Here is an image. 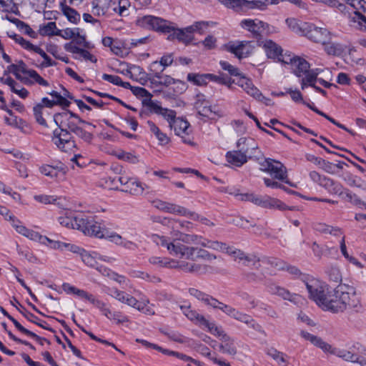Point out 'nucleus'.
Masks as SVG:
<instances>
[{"label":"nucleus","instance_id":"obj_17","mask_svg":"<svg viewBox=\"0 0 366 366\" xmlns=\"http://www.w3.org/2000/svg\"><path fill=\"white\" fill-rule=\"evenodd\" d=\"M97 308L99 310L104 317L117 325L129 322V317L127 315L120 311L111 310L103 301H101Z\"/></svg>","mask_w":366,"mask_h":366},{"label":"nucleus","instance_id":"obj_27","mask_svg":"<svg viewBox=\"0 0 366 366\" xmlns=\"http://www.w3.org/2000/svg\"><path fill=\"white\" fill-rule=\"evenodd\" d=\"M197 253V248L187 247L180 243H177L174 255L179 257H185L187 259L194 260Z\"/></svg>","mask_w":366,"mask_h":366},{"label":"nucleus","instance_id":"obj_39","mask_svg":"<svg viewBox=\"0 0 366 366\" xmlns=\"http://www.w3.org/2000/svg\"><path fill=\"white\" fill-rule=\"evenodd\" d=\"M181 310L189 320L195 322L196 324L202 326L204 322H205L206 318L197 311L192 310L190 307L181 306Z\"/></svg>","mask_w":366,"mask_h":366},{"label":"nucleus","instance_id":"obj_28","mask_svg":"<svg viewBox=\"0 0 366 366\" xmlns=\"http://www.w3.org/2000/svg\"><path fill=\"white\" fill-rule=\"evenodd\" d=\"M21 82L27 86H31L34 84H38L43 86H49L48 81L42 78L38 72L34 69H31L26 76L22 77Z\"/></svg>","mask_w":366,"mask_h":366},{"label":"nucleus","instance_id":"obj_19","mask_svg":"<svg viewBox=\"0 0 366 366\" xmlns=\"http://www.w3.org/2000/svg\"><path fill=\"white\" fill-rule=\"evenodd\" d=\"M64 49L74 54V59L78 60H86L92 62H97V58L92 55L89 51L84 49L79 48L76 45L74 44L73 42L66 43L64 46Z\"/></svg>","mask_w":366,"mask_h":366},{"label":"nucleus","instance_id":"obj_21","mask_svg":"<svg viewBox=\"0 0 366 366\" xmlns=\"http://www.w3.org/2000/svg\"><path fill=\"white\" fill-rule=\"evenodd\" d=\"M361 347L362 345H360L359 343H356L355 345H354L352 347L350 348V350H345L343 349L332 347L331 346L330 350H329V353L334 355L337 357H339L345 361L357 362L359 360L360 356L357 354L355 353L353 349L357 348V350H360V348Z\"/></svg>","mask_w":366,"mask_h":366},{"label":"nucleus","instance_id":"obj_15","mask_svg":"<svg viewBox=\"0 0 366 366\" xmlns=\"http://www.w3.org/2000/svg\"><path fill=\"white\" fill-rule=\"evenodd\" d=\"M247 154L249 157L253 156L252 152H249L248 147H242L238 151H229L226 154V159L228 163L232 165L240 167L247 162Z\"/></svg>","mask_w":366,"mask_h":366},{"label":"nucleus","instance_id":"obj_51","mask_svg":"<svg viewBox=\"0 0 366 366\" xmlns=\"http://www.w3.org/2000/svg\"><path fill=\"white\" fill-rule=\"evenodd\" d=\"M102 79L104 81H107L117 86H120L125 89H129L131 87V84L129 82L123 81L119 76L104 74L102 75Z\"/></svg>","mask_w":366,"mask_h":366},{"label":"nucleus","instance_id":"obj_29","mask_svg":"<svg viewBox=\"0 0 366 366\" xmlns=\"http://www.w3.org/2000/svg\"><path fill=\"white\" fill-rule=\"evenodd\" d=\"M1 81L10 87L12 92L17 94L22 99H26L29 96V91L24 87L21 86L19 83L14 80L11 77L9 76L6 79L1 78Z\"/></svg>","mask_w":366,"mask_h":366},{"label":"nucleus","instance_id":"obj_11","mask_svg":"<svg viewBox=\"0 0 366 366\" xmlns=\"http://www.w3.org/2000/svg\"><path fill=\"white\" fill-rule=\"evenodd\" d=\"M79 229L84 234L102 239L106 237L107 229L93 218L83 214L82 219L78 220Z\"/></svg>","mask_w":366,"mask_h":366},{"label":"nucleus","instance_id":"obj_56","mask_svg":"<svg viewBox=\"0 0 366 366\" xmlns=\"http://www.w3.org/2000/svg\"><path fill=\"white\" fill-rule=\"evenodd\" d=\"M7 35L8 36L14 39L16 43L21 45L22 48L29 51L31 49V48H32L33 44L30 41L24 39L21 36L18 35L14 32L9 31L7 32Z\"/></svg>","mask_w":366,"mask_h":366},{"label":"nucleus","instance_id":"obj_3","mask_svg":"<svg viewBox=\"0 0 366 366\" xmlns=\"http://www.w3.org/2000/svg\"><path fill=\"white\" fill-rule=\"evenodd\" d=\"M249 159L255 160L259 165V169L269 174L273 179L295 187L288 179L287 168L280 162L264 158L260 152L259 155L250 156Z\"/></svg>","mask_w":366,"mask_h":366},{"label":"nucleus","instance_id":"obj_16","mask_svg":"<svg viewBox=\"0 0 366 366\" xmlns=\"http://www.w3.org/2000/svg\"><path fill=\"white\" fill-rule=\"evenodd\" d=\"M223 4L232 9H259L264 10L266 6L264 2L260 0H222Z\"/></svg>","mask_w":366,"mask_h":366},{"label":"nucleus","instance_id":"obj_41","mask_svg":"<svg viewBox=\"0 0 366 366\" xmlns=\"http://www.w3.org/2000/svg\"><path fill=\"white\" fill-rule=\"evenodd\" d=\"M209 76L210 74L189 73L187 79L194 85L204 86L210 81Z\"/></svg>","mask_w":366,"mask_h":366},{"label":"nucleus","instance_id":"obj_8","mask_svg":"<svg viewBox=\"0 0 366 366\" xmlns=\"http://www.w3.org/2000/svg\"><path fill=\"white\" fill-rule=\"evenodd\" d=\"M112 184L116 186L117 183L119 182L122 185L124 186V189H120L123 192H129V194L135 196L142 194L145 187L147 186L139 182L137 178L128 177L127 176H122L119 177H109Z\"/></svg>","mask_w":366,"mask_h":366},{"label":"nucleus","instance_id":"obj_58","mask_svg":"<svg viewBox=\"0 0 366 366\" xmlns=\"http://www.w3.org/2000/svg\"><path fill=\"white\" fill-rule=\"evenodd\" d=\"M17 6L14 0H0V11L6 13H16Z\"/></svg>","mask_w":366,"mask_h":366},{"label":"nucleus","instance_id":"obj_20","mask_svg":"<svg viewBox=\"0 0 366 366\" xmlns=\"http://www.w3.org/2000/svg\"><path fill=\"white\" fill-rule=\"evenodd\" d=\"M228 51L234 54L238 59H242L248 56L252 51V48L249 41H241L239 43H229L227 45Z\"/></svg>","mask_w":366,"mask_h":366},{"label":"nucleus","instance_id":"obj_30","mask_svg":"<svg viewBox=\"0 0 366 366\" xmlns=\"http://www.w3.org/2000/svg\"><path fill=\"white\" fill-rule=\"evenodd\" d=\"M290 69L294 74L298 77H302L308 71L310 64L305 59L297 56L293 60Z\"/></svg>","mask_w":366,"mask_h":366},{"label":"nucleus","instance_id":"obj_14","mask_svg":"<svg viewBox=\"0 0 366 366\" xmlns=\"http://www.w3.org/2000/svg\"><path fill=\"white\" fill-rule=\"evenodd\" d=\"M190 124L182 118H177L174 122H172L170 128L173 129L176 135L180 137L182 142L187 144H193L192 138L190 136Z\"/></svg>","mask_w":366,"mask_h":366},{"label":"nucleus","instance_id":"obj_47","mask_svg":"<svg viewBox=\"0 0 366 366\" xmlns=\"http://www.w3.org/2000/svg\"><path fill=\"white\" fill-rule=\"evenodd\" d=\"M174 58L172 54H167L162 56L159 60V61H155L152 62L150 65V71H154L156 70L157 66H162V69H165L167 66L172 65L173 63Z\"/></svg>","mask_w":366,"mask_h":366},{"label":"nucleus","instance_id":"obj_2","mask_svg":"<svg viewBox=\"0 0 366 366\" xmlns=\"http://www.w3.org/2000/svg\"><path fill=\"white\" fill-rule=\"evenodd\" d=\"M207 248L217 251L226 252L231 256L234 261L242 263L244 266L252 267L258 269L260 267V258L257 255L247 254L243 251L236 249L234 247L227 246L225 243L219 241H212Z\"/></svg>","mask_w":366,"mask_h":366},{"label":"nucleus","instance_id":"obj_26","mask_svg":"<svg viewBox=\"0 0 366 366\" xmlns=\"http://www.w3.org/2000/svg\"><path fill=\"white\" fill-rule=\"evenodd\" d=\"M150 238L157 246L166 247L169 254L174 255L177 244L172 242L169 237L157 234H152Z\"/></svg>","mask_w":366,"mask_h":366},{"label":"nucleus","instance_id":"obj_37","mask_svg":"<svg viewBox=\"0 0 366 366\" xmlns=\"http://www.w3.org/2000/svg\"><path fill=\"white\" fill-rule=\"evenodd\" d=\"M149 131L156 137L160 145H165L169 142V138L162 132L159 128L152 121L147 122Z\"/></svg>","mask_w":366,"mask_h":366},{"label":"nucleus","instance_id":"obj_12","mask_svg":"<svg viewBox=\"0 0 366 366\" xmlns=\"http://www.w3.org/2000/svg\"><path fill=\"white\" fill-rule=\"evenodd\" d=\"M303 26H305V31L302 36H305L310 40L322 44H325L330 40L331 34L326 28L318 27L311 23L303 24Z\"/></svg>","mask_w":366,"mask_h":366},{"label":"nucleus","instance_id":"obj_7","mask_svg":"<svg viewBox=\"0 0 366 366\" xmlns=\"http://www.w3.org/2000/svg\"><path fill=\"white\" fill-rule=\"evenodd\" d=\"M305 285L310 294V297L317 304L323 306L330 291L329 286L326 283L316 279L309 280L305 283Z\"/></svg>","mask_w":366,"mask_h":366},{"label":"nucleus","instance_id":"obj_54","mask_svg":"<svg viewBox=\"0 0 366 366\" xmlns=\"http://www.w3.org/2000/svg\"><path fill=\"white\" fill-rule=\"evenodd\" d=\"M121 303L126 304L130 307H136V305L138 304V300L133 296L127 292L122 291L121 294L119 295V297L117 299Z\"/></svg>","mask_w":366,"mask_h":366},{"label":"nucleus","instance_id":"obj_18","mask_svg":"<svg viewBox=\"0 0 366 366\" xmlns=\"http://www.w3.org/2000/svg\"><path fill=\"white\" fill-rule=\"evenodd\" d=\"M10 303L11 305L15 307L17 310L29 322H33L38 326L49 330V331H53V330L47 326V323L45 321H40L39 318L35 316L34 314L28 312L18 301V300L13 297L12 299L10 300Z\"/></svg>","mask_w":366,"mask_h":366},{"label":"nucleus","instance_id":"obj_60","mask_svg":"<svg viewBox=\"0 0 366 366\" xmlns=\"http://www.w3.org/2000/svg\"><path fill=\"white\" fill-rule=\"evenodd\" d=\"M348 189L344 188L343 186L336 182L333 181L332 186L328 189V192L332 194H336L340 197L341 198H345V195L346 194V191H347Z\"/></svg>","mask_w":366,"mask_h":366},{"label":"nucleus","instance_id":"obj_35","mask_svg":"<svg viewBox=\"0 0 366 366\" xmlns=\"http://www.w3.org/2000/svg\"><path fill=\"white\" fill-rule=\"evenodd\" d=\"M169 38L171 39H177L179 41L184 43L185 44H189L193 39V35L191 31H188L186 30V28L184 29H175L173 27V30L169 33Z\"/></svg>","mask_w":366,"mask_h":366},{"label":"nucleus","instance_id":"obj_61","mask_svg":"<svg viewBox=\"0 0 366 366\" xmlns=\"http://www.w3.org/2000/svg\"><path fill=\"white\" fill-rule=\"evenodd\" d=\"M237 146L239 149L242 147H248L249 149V152H252V150L257 149V146L254 139L250 138L242 137L239 139L237 142Z\"/></svg>","mask_w":366,"mask_h":366},{"label":"nucleus","instance_id":"obj_43","mask_svg":"<svg viewBox=\"0 0 366 366\" xmlns=\"http://www.w3.org/2000/svg\"><path fill=\"white\" fill-rule=\"evenodd\" d=\"M202 327L207 328L208 331L218 337L221 340L222 339H227V335L224 332L221 327H218L215 325L214 322H210L209 320L206 319L205 322L202 325Z\"/></svg>","mask_w":366,"mask_h":366},{"label":"nucleus","instance_id":"obj_9","mask_svg":"<svg viewBox=\"0 0 366 366\" xmlns=\"http://www.w3.org/2000/svg\"><path fill=\"white\" fill-rule=\"evenodd\" d=\"M139 26L148 29L169 34L173 30V26L167 21L154 16H144L137 20Z\"/></svg>","mask_w":366,"mask_h":366},{"label":"nucleus","instance_id":"obj_62","mask_svg":"<svg viewBox=\"0 0 366 366\" xmlns=\"http://www.w3.org/2000/svg\"><path fill=\"white\" fill-rule=\"evenodd\" d=\"M311 249L315 254L318 258L326 255L329 252V247L326 245H320L316 242H314L311 245Z\"/></svg>","mask_w":366,"mask_h":366},{"label":"nucleus","instance_id":"obj_44","mask_svg":"<svg viewBox=\"0 0 366 366\" xmlns=\"http://www.w3.org/2000/svg\"><path fill=\"white\" fill-rule=\"evenodd\" d=\"M285 23L292 31L300 35H303L305 31L303 24H307V22H303L295 18H287Z\"/></svg>","mask_w":366,"mask_h":366},{"label":"nucleus","instance_id":"obj_55","mask_svg":"<svg viewBox=\"0 0 366 366\" xmlns=\"http://www.w3.org/2000/svg\"><path fill=\"white\" fill-rule=\"evenodd\" d=\"M267 355L270 356L274 360H275L279 365L285 363V365L288 364L286 360L287 355L282 352L277 350L276 349L271 348L268 350Z\"/></svg>","mask_w":366,"mask_h":366},{"label":"nucleus","instance_id":"obj_57","mask_svg":"<svg viewBox=\"0 0 366 366\" xmlns=\"http://www.w3.org/2000/svg\"><path fill=\"white\" fill-rule=\"evenodd\" d=\"M210 81H215L218 84L227 86L229 88L231 87L232 84L234 83V80H232L230 77L221 74L219 76L214 75L210 74L209 76Z\"/></svg>","mask_w":366,"mask_h":366},{"label":"nucleus","instance_id":"obj_34","mask_svg":"<svg viewBox=\"0 0 366 366\" xmlns=\"http://www.w3.org/2000/svg\"><path fill=\"white\" fill-rule=\"evenodd\" d=\"M320 71V69H309L308 71L304 74V77H302L300 81L302 89L304 90L308 86L311 87L315 86V83L317 82V76L319 75Z\"/></svg>","mask_w":366,"mask_h":366},{"label":"nucleus","instance_id":"obj_1","mask_svg":"<svg viewBox=\"0 0 366 366\" xmlns=\"http://www.w3.org/2000/svg\"><path fill=\"white\" fill-rule=\"evenodd\" d=\"M54 122L59 127L72 132L85 142H91L94 138L90 129L96 127L95 125L82 120L77 114L66 110L56 113L53 117Z\"/></svg>","mask_w":366,"mask_h":366},{"label":"nucleus","instance_id":"obj_23","mask_svg":"<svg viewBox=\"0 0 366 366\" xmlns=\"http://www.w3.org/2000/svg\"><path fill=\"white\" fill-rule=\"evenodd\" d=\"M195 107L198 110L197 114L204 117L211 118V115L215 114L212 110L211 102L202 94L197 95Z\"/></svg>","mask_w":366,"mask_h":366},{"label":"nucleus","instance_id":"obj_45","mask_svg":"<svg viewBox=\"0 0 366 366\" xmlns=\"http://www.w3.org/2000/svg\"><path fill=\"white\" fill-rule=\"evenodd\" d=\"M222 344L219 346V350L223 353L234 355L237 353V347L234 340L227 335V339H222Z\"/></svg>","mask_w":366,"mask_h":366},{"label":"nucleus","instance_id":"obj_24","mask_svg":"<svg viewBox=\"0 0 366 366\" xmlns=\"http://www.w3.org/2000/svg\"><path fill=\"white\" fill-rule=\"evenodd\" d=\"M111 7V0H93L90 11L94 16H101L107 14Z\"/></svg>","mask_w":366,"mask_h":366},{"label":"nucleus","instance_id":"obj_64","mask_svg":"<svg viewBox=\"0 0 366 366\" xmlns=\"http://www.w3.org/2000/svg\"><path fill=\"white\" fill-rule=\"evenodd\" d=\"M323 45L325 46V51L330 55H338L342 51V47L340 44L330 42V40Z\"/></svg>","mask_w":366,"mask_h":366},{"label":"nucleus","instance_id":"obj_49","mask_svg":"<svg viewBox=\"0 0 366 366\" xmlns=\"http://www.w3.org/2000/svg\"><path fill=\"white\" fill-rule=\"evenodd\" d=\"M163 71L164 69H162L159 71L156 70H154V71H152L153 77L159 79L158 84L166 86L174 84L175 82L174 79L168 75H163Z\"/></svg>","mask_w":366,"mask_h":366},{"label":"nucleus","instance_id":"obj_13","mask_svg":"<svg viewBox=\"0 0 366 366\" xmlns=\"http://www.w3.org/2000/svg\"><path fill=\"white\" fill-rule=\"evenodd\" d=\"M243 29L252 33V36L257 39H262V36L267 33L269 25L259 19H244L240 23Z\"/></svg>","mask_w":366,"mask_h":366},{"label":"nucleus","instance_id":"obj_50","mask_svg":"<svg viewBox=\"0 0 366 366\" xmlns=\"http://www.w3.org/2000/svg\"><path fill=\"white\" fill-rule=\"evenodd\" d=\"M0 312L5 317H6L9 320H11L13 322V324L14 325V326L19 331H20L21 332H22L26 335L34 336V335L33 334V332H31V331L27 330L26 328H25L24 327H23L16 319H14L12 316H11L6 312V310L1 306H0Z\"/></svg>","mask_w":366,"mask_h":366},{"label":"nucleus","instance_id":"obj_38","mask_svg":"<svg viewBox=\"0 0 366 366\" xmlns=\"http://www.w3.org/2000/svg\"><path fill=\"white\" fill-rule=\"evenodd\" d=\"M149 263L162 267L177 268L178 262L167 257L152 256L149 259Z\"/></svg>","mask_w":366,"mask_h":366},{"label":"nucleus","instance_id":"obj_32","mask_svg":"<svg viewBox=\"0 0 366 366\" xmlns=\"http://www.w3.org/2000/svg\"><path fill=\"white\" fill-rule=\"evenodd\" d=\"M111 10L120 16L129 15L131 4L129 0H119L118 1L111 0Z\"/></svg>","mask_w":366,"mask_h":366},{"label":"nucleus","instance_id":"obj_6","mask_svg":"<svg viewBox=\"0 0 366 366\" xmlns=\"http://www.w3.org/2000/svg\"><path fill=\"white\" fill-rule=\"evenodd\" d=\"M72 132L57 127L52 132L51 142L61 152H69L76 148Z\"/></svg>","mask_w":366,"mask_h":366},{"label":"nucleus","instance_id":"obj_5","mask_svg":"<svg viewBox=\"0 0 366 366\" xmlns=\"http://www.w3.org/2000/svg\"><path fill=\"white\" fill-rule=\"evenodd\" d=\"M237 199L241 201H248L267 209H277L280 211L290 209L297 210L296 207H288L281 200L269 196L255 195L252 193L237 194Z\"/></svg>","mask_w":366,"mask_h":366},{"label":"nucleus","instance_id":"obj_63","mask_svg":"<svg viewBox=\"0 0 366 366\" xmlns=\"http://www.w3.org/2000/svg\"><path fill=\"white\" fill-rule=\"evenodd\" d=\"M343 199H345L359 207H364L366 209V203L362 201L356 194H352L349 189L346 191V194Z\"/></svg>","mask_w":366,"mask_h":366},{"label":"nucleus","instance_id":"obj_40","mask_svg":"<svg viewBox=\"0 0 366 366\" xmlns=\"http://www.w3.org/2000/svg\"><path fill=\"white\" fill-rule=\"evenodd\" d=\"M267 262L276 267L279 270L286 269L289 273L294 275H299L300 274V271L297 267L287 265L286 263L282 262L281 260L277 259H267Z\"/></svg>","mask_w":366,"mask_h":366},{"label":"nucleus","instance_id":"obj_53","mask_svg":"<svg viewBox=\"0 0 366 366\" xmlns=\"http://www.w3.org/2000/svg\"><path fill=\"white\" fill-rule=\"evenodd\" d=\"M340 301H339V298L337 297L336 295V288L334 289L332 291L330 290L329 292V294L327 295V297L325 300V302L323 305V307L325 310H330L333 312L332 305L338 304Z\"/></svg>","mask_w":366,"mask_h":366},{"label":"nucleus","instance_id":"obj_48","mask_svg":"<svg viewBox=\"0 0 366 366\" xmlns=\"http://www.w3.org/2000/svg\"><path fill=\"white\" fill-rule=\"evenodd\" d=\"M315 229L322 233L325 234H333L335 236H338L342 234V232L340 228L338 227H333L332 226L323 224V223H318L315 224Z\"/></svg>","mask_w":366,"mask_h":366},{"label":"nucleus","instance_id":"obj_36","mask_svg":"<svg viewBox=\"0 0 366 366\" xmlns=\"http://www.w3.org/2000/svg\"><path fill=\"white\" fill-rule=\"evenodd\" d=\"M82 214H78L75 217H71L67 215L61 216L58 218V221L61 225L65 227L79 229V224H80V223H79L78 220L82 219Z\"/></svg>","mask_w":366,"mask_h":366},{"label":"nucleus","instance_id":"obj_31","mask_svg":"<svg viewBox=\"0 0 366 366\" xmlns=\"http://www.w3.org/2000/svg\"><path fill=\"white\" fill-rule=\"evenodd\" d=\"M263 47L268 58L277 60L280 56H282V49L272 40H266Z\"/></svg>","mask_w":366,"mask_h":366},{"label":"nucleus","instance_id":"obj_52","mask_svg":"<svg viewBox=\"0 0 366 366\" xmlns=\"http://www.w3.org/2000/svg\"><path fill=\"white\" fill-rule=\"evenodd\" d=\"M104 275L107 276L111 280L118 282L120 285H127V283L129 282L128 280L124 276L119 274L110 269L104 268L103 271L101 269L99 270Z\"/></svg>","mask_w":366,"mask_h":366},{"label":"nucleus","instance_id":"obj_10","mask_svg":"<svg viewBox=\"0 0 366 366\" xmlns=\"http://www.w3.org/2000/svg\"><path fill=\"white\" fill-rule=\"evenodd\" d=\"M189 292L192 296L202 301L206 305H208L213 309L220 310L229 317L231 315L233 307L226 305L219 301L216 298L212 297L211 295L199 291L195 288H190L189 290Z\"/></svg>","mask_w":366,"mask_h":366},{"label":"nucleus","instance_id":"obj_46","mask_svg":"<svg viewBox=\"0 0 366 366\" xmlns=\"http://www.w3.org/2000/svg\"><path fill=\"white\" fill-rule=\"evenodd\" d=\"M29 51H34L44 59V61L41 64L40 67L46 68L55 66L56 64V63L52 61V59L46 54V53L39 46L33 44L32 48H31Z\"/></svg>","mask_w":366,"mask_h":366},{"label":"nucleus","instance_id":"obj_22","mask_svg":"<svg viewBox=\"0 0 366 366\" xmlns=\"http://www.w3.org/2000/svg\"><path fill=\"white\" fill-rule=\"evenodd\" d=\"M229 317L247 325L249 327L257 332H264L261 325H259L250 315L243 313L234 307H233Z\"/></svg>","mask_w":366,"mask_h":366},{"label":"nucleus","instance_id":"obj_25","mask_svg":"<svg viewBox=\"0 0 366 366\" xmlns=\"http://www.w3.org/2000/svg\"><path fill=\"white\" fill-rule=\"evenodd\" d=\"M165 212L178 214L180 216L189 217L192 219H197L198 218V214L190 212L187 208L182 207L180 205H177L173 203L167 202V205L164 209Z\"/></svg>","mask_w":366,"mask_h":366},{"label":"nucleus","instance_id":"obj_33","mask_svg":"<svg viewBox=\"0 0 366 366\" xmlns=\"http://www.w3.org/2000/svg\"><path fill=\"white\" fill-rule=\"evenodd\" d=\"M59 7L61 12L69 22L76 24L80 21L81 16L79 13L74 9L66 5L64 1L60 2Z\"/></svg>","mask_w":366,"mask_h":366},{"label":"nucleus","instance_id":"obj_42","mask_svg":"<svg viewBox=\"0 0 366 366\" xmlns=\"http://www.w3.org/2000/svg\"><path fill=\"white\" fill-rule=\"evenodd\" d=\"M51 244V247L54 249L71 251L74 253H79L81 251V248L75 244H72L67 242H63L61 241H51L47 239Z\"/></svg>","mask_w":366,"mask_h":366},{"label":"nucleus","instance_id":"obj_59","mask_svg":"<svg viewBox=\"0 0 366 366\" xmlns=\"http://www.w3.org/2000/svg\"><path fill=\"white\" fill-rule=\"evenodd\" d=\"M76 295L79 296L81 298H84L87 300L89 302H90L92 305H94L96 307H98L99 304L101 302L102 300H98L95 298V297L88 293L84 290L76 289L75 294Z\"/></svg>","mask_w":366,"mask_h":366},{"label":"nucleus","instance_id":"obj_4","mask_svg":"<svg viewBox=\"0 0 366 366\" xmlns=\"http://www.w3.org/2000/svg\"><path fill=\"white\" fill-rule=\"evenodd\" d=\"M336 295L340 301L338 305H333V312H343L347 309H355L357 311L360 308L358 298L352 287L340 285L336 287Z\"/></svg>","mask_w":366,"mask_h":366}]
</instances>
